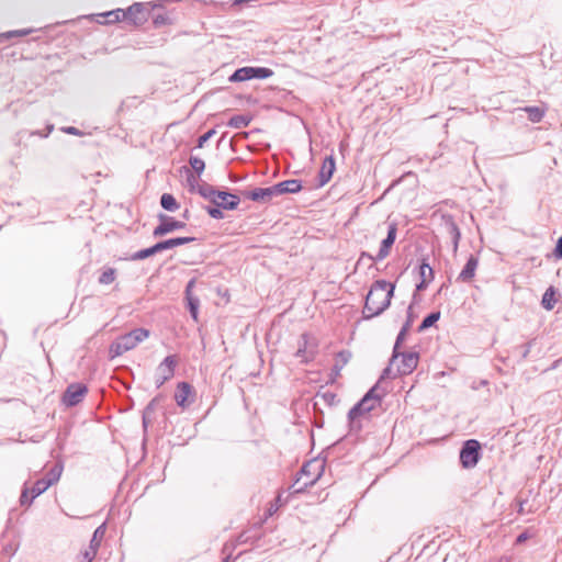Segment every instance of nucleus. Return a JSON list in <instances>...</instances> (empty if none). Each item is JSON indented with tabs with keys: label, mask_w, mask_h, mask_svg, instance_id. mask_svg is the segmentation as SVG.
<instances>
[{
	"label": "nucleus",
	"mask_w": 562,
	"mask_h": 562,
	"mask_svg": "<svg viewBox=\"0 0 562 562\" xmlns=\"http://www.w3.org/2000/svg\"><path fill=\"white\" fill-rule=\"evenodd\" d=\"M394 292L395 283L382 279L374 281L364 299L362 318L369 321L382 315L390 307Z\"/></svg>",
	"instance_id": "obj_1"
},
{
	"label": "nucleus",
	"mask_w": 562,
	"mask_h": 562,
	"mask_svg": "<svg viewBox=\"0 0 562 562\" xmlns=\"http://www.w3.org/2000/svg\"><path fill=\"white\" fill-rule=\"evenodd\" d=\"M195 240H196V238L191 237V236H179V237H172V238L159 240L148 248H144V249H140V250L134 252L127 259L132 260V261L144 260V259L155 256L156 254L161 252L164 250L172 249L175 247L190 244Z\"/></svg>",
	"instance_id": "obj_2"
},
{
	"label": "nucleus",
	"mask_w": 562,
	"mask_h": 562,
	"mask_svg": "<svg viewBox=\"0 0 562 562\" xmlns=\"http://www.w3.org/2000/svg\"><path fill=\"white\" fill-rule=\"evenodd\" d=\"M482 445L476 439L464 440L459 451V462L462 469L470 470L482 459Z\"/></svg>",
	"instance_id": "obj_3"
},
{
	"label": "nucleus",
	"mask_w": 562,
	"mask_h": 562,
	"mask_svg": "<svg viewBox=\"0 0 562 562\" xmlns=\"http://www.w3.org/2000/svg\"><path fill=\"white\" fill-rule=\"evenodd\" d=\"M161 4H154L151 9L143 2H135L127 9H123V22L131 24L135 27L142 26L148 21L154 9L160 8Z\"/></svg>",
	"instance_id": "obj_4"
},
{
	"label": "nucleus",
	"mask_w": 562,
	"mask_h": 562,
	"mask_svg": "<svg viewBox=\"0 0 562 562\" xmlns=\"http://www.w3.org/2000/svg\"><path fill=\"white\" fill-rule=\"evenodd\" d=\"M273 75L272 69L267 67L245 66L236 69L229 77V82H243L251 79H267Z\"/></svg>",
	"instance_id": "obj_5"
},
{
	"label": "nucleus",
	"mask_w": 562,
	"mask_h": 562,
	"mask_svg": "<svg viewBox=\"0 0 562 562\" xmlns=\"http://www.w3.org/2000/svg\"><path fill=\"white\" fill-rule=\"evenodd\" d=\"M378 384L372 386L364 395L363 397L356 403L348 413L351 414V416H359L363 417L364 415L369 414L371 411L374 409L375 403L381 401V396L376 393Z\"/></svg>",
	"instance_id": "obj_6"
},
{
	"label": "nucleus",
	"mask_w": 562,
	"mask_h": 562,
	"mask_svg": "<svg viewBox=\"0 0 562 562\" xmlns=\"http://www.w3.org/2000/svg\"><path fill=\"white\" fill-rule=\"evenodd\" d=\"M157 218L159 223L153 231L154 238L162 237L175 231L184 229L187 227V223L184 221H178L165 213H159Z\"/></svg>",
	"instance_id": "obj_7"
},
{
	"label": "nucleus",
	"mask_w": 562,
	"mask_h": 562,
	"mask_svg": "<svg viewBox=\"0 0 562 562\" xmlns=\"http://www.w3.org/2000/svg\"><path fill=\"white\" fill-rule=\"evenodd\" d=\"M88 391V386L85 383H71L64 391L61 395V403L66 407H75L83 401Z\"/></svg>",
	"instance_id": "obj_8"
},
{
	"label": "nucleus",
	"mask_w": 562,
	"mask_h": 562,
	"mask_svg": "<svg viewBox=\"0 0 562 562\" xmlns=\"http://www.w3.org/2000/svg\"><path fill=\"white\" fill-rule=\"evenodd\" d=\"M195 400L194 387L186 381H181L177 384L175 392V401L181 408H188Z\"/></svg>",
	"instance_id": "obj_9"
},
{
	"label": "nucleus",
	"mask_w": 562,
	"mask_h": 562,
	"mask_svg": "<svg viewBox=\"0 0 562 562\" xmlns=\"http://www.w3.org/2000/svg\"><path fill=\"white\" fill-rule=\"evenodd\" d=\"M149 336V330L143 327L135 328L130 333L121 335L117 337L126 350H131L135 348L139 342L145 340Z\"/></svg>",
	"instance_id": "obj_10"
},
{
	"label": "nucleus",
	"mask_w": 562,
	"mask_h": 562,
	"mask_svg": "<svg viewBox=\"0 0 562 562\" xmlns=\"http://www.w3.org/2000/svg\"><path fill=\"white\" fill-rule=\"evenodd\" d=\"M396 234H397V223L392 222L387 226V235L381 241L380 249H379L378 255L375 256V259L383 260L384 258H386L390 255V252L392 250V246L394 245L395 239H396Z\"/></svg>",
	"instance_id": "obj_11"
},
{
	"label": "nucleus",
	"mask_w": 562,
	"mask_h": 562,
	"mask_svg": "<svg viewBox=\"0 0 562 562\" xmlns=\"http://www.w3.org/2000/svg\"><path fill=\"white\" fill-rule=\"evenodd\" d=\"M400 357L402 358V361H401V364L397 367V374L398 375L411 374L418 366L419 353L416 351H406V352L401 351Z\"/></svg>",
	"instance_id": "obj_12"
},
{
	"label": "nucleus",
	"mask_w": 562,
	"mask_h": 562,
	"mask_svg": "<svg viewBox=\"0 0 562 562\" xmlns=\"http://www.w3.org/2000/svg\"><path fill=\"white\" fill-rule=\"evenodd\" d=\"M241 194L246 199L260 203H267L273 196H276L272 186L268 188H255L252 190H244L241 191Z\"/></svg>",
	"instance_id": "obj_13"
},
{
	"label": "nucleus",
	"mask_w": 562,
	"mask_h": 562,
	"mask_svg": "<svg viewBox=\"0 0 562 562\" xmlns=\"http://www.w3.org/2000/svg\"><path fill=\"white\" fill-rule=\"evenodd\" d=\"M308 334L303 333L299 339V347L294 356L301 359V362L307 363L312 361L316 355L315 348H308Z\"/></svg>",
	"instance_id": "obj_14"
},
{
	"label": "nucleus",
	"mask_w": 562,
	"mask_h": 562,
	"mask_svg": "<svg viewBox=\"0 0 562 562\" xmlns=\"http://www.w3.org/2000/svg\"><path fill=\"white\" fill-rule=\"evenodd\" d=\"M336 170V160L333 155L326 156L318 172V187L325 186Z\"/></svg>",
	"instance_id": "obj_15"
},
{
	"label": "nucleus",
	"mask_w": 562,
	"mask_h": 562,
	"mask_svg": "<svg viewBox=\"0 0 562 562\" xmlns=\"http://www.w3.org/2000/svg\"><path fill=\"white\" fill-rule=\"evenodd\" d=\"M477 266H479L477 257L474 255H470L463 269L459 273L457 281L465 282V283L471 282L473 280V278L475 277V271H476Z\"/></svg>",
	"instance_id": "obj_16"
},
{
	"label": "nucleus",
	"mask_w": 562,
	"mask_h": 562,
	"mask_svg": "<svg viewBox=\"0 0 562 562\" xmlns=\"http://www.w3.org/2000/svg\"><path fill=\"white\" fill-rule=\"evenodd\" d=\"M272 187L276 196L286 193H297L302 189V181L297 179H290L276 183Z\"/></svg>",
	"instance_id": "obj_17"
},
{
	"label": "nucleus",
	"mask_w": 562,
	"mask_h": 562,
	"mask_svg": "<svg viewBox=\"0 0 562 562\" xmlns=\"http://www.w3.org/2000/svg\"><path fill=\"white\" fill-rule=\"evenodd\" d=\"M443 221H445V226H446L447 233L450 235V237L452 239L453 252H457L458 247H459V241L461 239L460 228H459L458 224L456 223V221L453 220L452 215H445Z\"/></svg>",
	"instance_id": "obj_18"
},
{
	"label": "nucleus",
	"mask_w": 562,
	"mask_h": 562,
	"mask_svg": "<svg viewBox=\"0 0 562 562\" xmlns=\"http://www.w3.org/2000/svg\"><path fill=\"white\" fill-rule=\"evenodd\" d=\"M63 464L60 462H56L45 474L41 480L44 481L46 486L50 487L55 483H57L60 479V475L63 473Z\"/></svg>",
	"instance_id": "obj_19"
},
{
	"label": "nucleus",
	"mask_w": 562,
	"mask_h": 562,
	"mask_svg": "<svg viewBox=\"0 0 562 562\" xmlns=\"http://www.w3.org/2000/svg\"><path fill=\"white\" fill-rule=\"evenodd\" d=\"M178 364V358L176 355L167 356L162 362L158 366L157 372L161 374H170V379L175 375V369Z\"/></svg>",
	"instance_id": "obj_20"
},
{
	"label": "nucleus",
	"mask_w": 562,
	"mask_h": 562,
	"mask_svg": "<svg viewBox=\"0 0 562 562\" xmlns=\"http://www.w3.org/2000/svg\"><path fill=\"white\" fill-rule=\"evenodd\" d=\"M153 20V25L156 29L166 26V25H172L175 23V16L173 12H157L150 14Z\"/></svg>",
	"instance_id": "obj_21"
},
{
	"label": "nucleus",
	"mask_w": 562,
	"mask_h": 562,
	"mask_svg": "<svg viewBox=\"0 0 562 562\" xmlns=\"http://www.w3.org/2000/svg\"><path fill=\"white\" fill-rule=\"evenodd\" d=\"M409 330L406 329V327H402L397 334V337L395 339V344L393 347L392 356H391V363H394V361L400 358L401 356V347L403 342L405 341Z\"/></svg>",
	"instance_id": "obj_22"
},
{
	"label": "nucleus",
	"mask_w": 562,
	"mask_h": 562,
	"mask_svg": "<svg viewBox=\"0 0 562 562\" xmlns=\"http://www.w3.org/2000/svg\"><path fill=\"white\" fill-rule=\"evenodd\" d=\"M251 121H252L251 115L236 114V115H233L228 120L227 125L232 128H243V127H247Z\"/></svg>",
	"instance_id": "obj_23"
},
{
	"label": "nucleus",
	"mask_w": 562,
	"mask_h": 562,
	"mask_svg": "<svg viewBox=\"0 0 562 562\" xmlns=\"http://www.w3.org/2000/svg\"><path fill=\"white\" fill-rule=\"evenodd\" d=\"M557 291L554 286L550 285L542 295L541 305L544 310L551 311L557 303Z\"/></svg>",
	"instance_id": "obj_24"
},
{
	"label": "nucleus",
	"mask_w": 562,
	"mask_h": 562,
	"mask_svg": "<svg viewBox=\"0 0 562 562\" xmlns=\"http://www.w3.org/2000/svg\"><path fill=\"white\" fill-rule=\"evenodd\" d=\"M160 205L168 212H176L180 207V203L171 193H162L160 196Z\"/></svg>",
	"instance_id": "obj_25"
},
{
	"label": "nucleus",
	"mask_w": 562,
	"mask_h": 562,
	"mask_svg": "<svg viewBox=\"0 0 562 562\" xmlns=\"http://www.w3.org/2000/svg\"><path fill=\"white\" fill-rule=\"evenodd\" d=\"M441 313L440 311H434L424 317L419 326L417 327L418 333H423L426 329L434 326L440 319Z\"/></svg>",
	"instance_id": "obj_26"
},
{
	"label": "nucleus",
	"mask_w": 562,
	"mask_h": 562,
	"mask_svg": "<svg viewBox=\"0 0 562 562\" xmlns=\"http://www.w3.org/2000/svg\"><path fill=\"white\" fill-rule=\"evenodd\" d=\"M319 476H321V473H318L316 476H314L310 480H306L303 483H300L302 479L300 476H297L295 482L291 486L293 488V493L294 494L304 493L308 487L313 486L316 483V481L319 479Z\"/></svg>",
	"instance_id": "obj_27"
},
{
	"label": "nucleus",
	"mask_w": 562,
	"mask_h": 562,
	"mask_svg": "<svg viewBox=\"0 0 562 562\" xmlns=\"http://www.w3.org/2000/svg\"><path fill=\"white\" fill-rule=\"evenodd\" d=\"M105 530H106L105 524H102L99 527H97V529L94 530V532L92 535L90 543H89L90 549L98 552L100 544H101V540L105 535Z\"/></svg>",
	"instance_id": "obj_28"
},
{
	"label": "nucleus",
	"mask_w": 562,
	"mask_h": 562,
	"mask_svg": "<svg viewBox=\"0 0 562 562\" xmlns=\"http://www.w3.org/2000/svg\"><path fill=\"white\" fill-rule=\"evenodd\" d=\"M117 270L112 267H106L98 278V282L102 285H109L116 279Z\"/></svg>",
	"instance_id": "obj_29"
},
{
	"label": "nucleus",
	"mask_w": 562,
	"mask_h": 562,
	"mask_svg": "<svg viewBox=\"0 0 562 562\" xmlns=\"http://www.w3.org/2000/svg\"><path fill=\"white\" fill-rule=\"evenodd\" d=\"M528 114V120L532 123H539L544 116V109L540 106H526L522 109Z\"/></svg>",
	"instance_id": "obj_30"
},
{
	"label": "nucleus",
	"mask_w": 562,
	"mask_h": 562,
	"mask_svg": "<svg viewBox=\"0 0 562 562\" xmlns=\"http://www.w3.org/2000/svg\"><path fill=\"white\" fill-rule=\"evenodd\" d=\"M418 267H419L420 280H423V278H427L429 281H431L434 279L435 272L428 262V256H424L420 259Z\"/></svg>",
	"instance_id": "obj_31"
},
{
	"label": "nucleus",
	"mask_w": 562,
	"mask_h": 562,
	"mask_svg": "<svg viewBox=\"0 0 562 562\" xmlns=\"http://www.w3.org/2000/svg\"><path fill=\"white\" fill-rule=\"evenodd\" d=\"M184 299L187 301V308L191 315V317L198 322L199 318V306H200V300L194 295H184Z\"/></svg>",
	"instance_id": "obj_32"
},
{
	"label": "nucleus",
	"mask_w": 562,
	"mask_h": 562,
	"mask_svg": "<svg viewBox=\"0 0 562 562\" xmlns=\"http://www.w3.org/2000/svg\"><path fill=\"white\" fill-rule=\"evenodd\" d=\"M196 193H199L202 198L209 200L210 202L216 201L215 187H213L210 183L202 182L200 187H198Z\"/></svg>",
	"instance_id": "obj_33"
},
{
	"label": "nucleus",
	"mask_w": 562,
	"mask_h": 562,
	"mask_svg": "<svg viewBox=\"0 0 562 562\" xmlns=\"http://www.w3.org/2000/svg\"><path fill=\"white\" fill-rule=\"evenodd\" d=\"M420 300H422V297L418 294H416V293L413 294V302L411 303V305L407 308L406 321L404 322L402 327H406V329H408V330L411 329V327L415 321V317H416V315L413 312V305L415 303H418Z\"/></svg>",
	"instance_id": "obj_34"
},
{
	"label": "nucleus",
	"mask_w": 562,
	"mask_h": 562,
	"mask_svg": "<svg viewBox=\"0 0 562 562\" xmlns=\"http://www.w3.org/2000/svg\"><path fill=\"white\" fill-rule=\"evenodd\" d=\"M189 165L191 167V171L193 173H195L198 177H200L204 169H205V162L203 159H201L200 157H196V156H190L189 158Z\"/></svg>",
	"instance_id": "obj_35"
},
{
	"label": "nucleus",
	"mask_w": 562,
	"mask_h": 562,
	"mask_svg": "<svg viewBox=\"0 0 562 562\" xmlns=\"http://www.w3.org/2000/svg\"><path fill=\"white\" fill-rule=\"evenodd\" d=\"M348 418V427H349V435H358L362 431V423L361 417L359 416H351L350 413L347 415Z\"/></svg>",
	"instance_id": "obj_36"
},
{
	"label": "nucleus",
	"mask_w": 562,
	"mask_h": 562,
	"mask_svg": "<svg viewBox=\"0 0 562 562\" xmlns=\"http://www.w3.org/2000/svg\"><path fill=\"white\" fill-rule=\"evenodd\" d=\"M212 205H207L204 207V210L206 211V213L214 220H222L224 218V212H223V206H220V203L218 201H214V202H211Z\"/></svg>",
	"instance_id": "obj_37"
},
{
	"label": "nucleus",
	"mask_w": 562,
	"mask_h": 562,
	"mask_svg": "<svg viewBox=\"0 0 562 562\" xmlns=\"http://www.w3.org/2000/svg\"><path fill=\"white\" fill-rule=\"evenodd\" d=\"M123 9H115L108 11L105 13H102L101 16L105 18L104 24H113L123 21Z\"/></svg>",
	"instance_id": "obj_38"
},
{
	"label": "nucleus",
	"mask_w": 562,
	"mask_h": 562,
	"mask_svg": "<svg viewBox=\"0 0 562 562\" xmlns=\"http://www.w3.org/2000/svg\"><path fill=\"white\" fill-rule=\"evenodd\" d=\"M218 203L220 206H223L224 210L233 211L238 207L240 203V198L237 194L232 193L228 198H226V200L218 201Z\"/></svg>",
	"instance_id": "obj_39"
},
{
	"label": "nucleus",
	"mask_w": 562,
	"mask_h": 562,
	"mask_svg": "<svg viewBox=\"0 0 562 562\" xmlns=\"http://www.w3.org/2000/svg\"><path fill=\"white\" fill-rule=\"evenodd\" d=\"M316 398H322L323 402L329 406L337 405L339 400L337 398V394L330 391L322 392L318 391L316 393Z\"/></svg>",
	"instance_id": "obj_40"
},
{
	"label": "nucleus",
	"mask_w": 562,
	"mask_h": 562,
	"mask_svg": "<svg viewBox=\"0 0 562 562\" xmlns=\"http://www.w3.org/2000/svg\"><path fill=\"white\" fill-rule=\"evenodd\" d=\"M186 173H187V184L189 187V191L191 193L196 192L198 187H200V183L198 182V176L193 173L188 167H183Z\"/></svg>",
	"instance_id": "obj_41"
},
{
	"label": "nucleus",
	"mask_w": 562,
	"mask_h": 562,
	"mask_svg": "<svg viewBox=\"0 0 562 562\" xmlns=\"http://www.w3.org/2000/svg\"><path fill=\"white\" fill-rule=\"evenodd\" d=\"M126 351H127L126 348L123 346V344L120 341L119 338H116L110 345V348H109V355H110L111 359H113L115 357H119V356L123 355Z\"/></svg>",
	"instance_id": "obj_42"
},
{
	"label": "nucleus",
	"mask_w": 562,
	"mask_h": 562,
	"mask_svg": "<svg viewBox=\"0 0 562 562\" xmlns=\"http://www.w3.org/2000/svg\"><path fill=\"white\" fill-rule=\"evenodd\" d=\"M351 351L349 350H341L336 355V368L338 370H341L351 359Z\"/></svg>",
	"instance_id": "obj_43"
},
{
	"label": "nucleus",
	"mask_w": 562,
	"mask_h": 562,
	"mask_svg": "<svg viewBox=\"0 0 562 562\" xmlns=\"http://www.w3.org/2000/svg\"><path fill=\"white\" fill-rule=\"evenodd\" d=\"M32 32L31 29L26 30H15V31H9L5 33L0 34V43L4 42L5 40L12 38V37H21L26 36Z\"/></svg>",
	"instance_id": "obj_44"
},
{
	"label": "nucleus",
	"mask_w": 562,
	"mask_h": 562,
	"mask_svg": "<svg viewBox=\"0 0 562 562\" xmlns=\"http://www.w3.org/2000/svg\"><path fill=\"white\" fill-rule=\"evenodd\" d=\"M48 488L49 487L46 486V484L44 483L43 480H41V479L36 480L34 482L33 486L30 488L32 498H36L37 496H40L42 493H44Z\"/></svg>",
	"instance_id": "obj_45"
},
{
	"label": "nucleus",
	"mask_w": 562,
	"mask_h": 562,
	"mask_svg": "<svg viewBox=\"0 0 562 562\" xmlns=\"http://www.w3.org/2000/svg\"><path fill=\"white\" fill-rule=\"evenodd\" d=\"M34 499L35 498H32V494H31L30 487L25 483L24 486H23V490L21 492V495H20V505L27 507V506H30L32 504V502Z\"/></svg>",
	"instance_id": "obj_46"
},
{
	"label": "nucleus",
	"mask_w": 562,
	"mask_h": 562,
	"mask_svg": "<svg viewBox=\"0 0 562 562\" xmlns=\"http://www.w3.org/2000/svg\"><path fill=\"white\" fill-rule=\"evenodd\" d=\"M162 398H164V396L161 394H158L153 400H150V402L146 405V407L144 408L143 412L146 413L147 416H151L155 413L156 407L158 406V404L160 403V401Z\"/></svg>",
	"instance_id": "obj_47"
},
{
	"label": "nucleus",
	"mask_w": 562,
	"mask_h": 562,
	"mask_svg": "<svg viewBox=\"0 0 562 562\" xmlns=\"http://www.w3.org/2000/svg\"><path fill=\"white\" fill-rule=\"evenodd\" d=\"M313 409L315 413L314 425L318 428H322L324 426V416L322 409L318 407L317 402L313 404Z\"/></svg>",
	"instance_id": "obj_48"
},
{
	"label": "nucleus",
	"mask_w": 562,
	"mask_h": 562,
	"mask_svg": "<svg viewBox=\"0 0 562 562\" xmlns=\"http://www.w3.org/2000/svg\"><path fill=\"white\" fill-rule=\"evenodd\" d=\"M216 133L215 128L209 130L196 139V148H202L204 144Z\"/></svg>",
	"instance_id": "obj_49"
},
{
	"label": "nucleus",
	"mask_w": 562,
	"mask_h": 562,
	"mask_svg": "<svg viewBox=\"0 0 562 562\" xmlns=\"http://www.w3.org/2000/svg\"><path fill=\"white\" fill-rule=\"evenodd\" d=\"M95 555H97V552L93 551L92 549L88 548L83 552L80 553V555H79L80 560L78 562H92L93 559L95 558Z\"/></svg>",
	"instance_id": "obj_50"
},
{
	"label": "nucleus",
	"mask_w": 562,
	"mask_h": 562,
	"mask_svg": "<svg viewBox=\"0 0 562 562\" xmlns=\"http://www.w3.org/2000/svg\"><path fill=\"white\" fill-rule=\"evenodd\" d=\"M533 342H535V339H531L528 342H526L522 346H520V348L522 349V351H521V359L522 360L527 359Z\"/></svg>",
	"instance_id": "obj_51"
},
{
	"label": "nucleus",
	"mask_w": 562,
	"mask_h": 562,
	"mask_svg": "<svg viewBox=\"0 0 562 562\" xmlns=\"http://www.w3.org/2000/svg\"><path fill=\"white\" fill-rule=\"evenodd\" d=\"M553 256L557 259H562V235L557 240L555 247L553 249Z\"/></svg>",
	"instance_id": "obj_52"
},
{
	"label": "nucleus",
	"mask_w": 562,
	"mask_h": 562,
	"mask_svg": "<svg viewBox=\"0 0 562 562\" xmlns=\"http://www.w3.org/2000/svg\"><path fill=\"white\" fill-rule=\"evenodd\" d=\"M312 467V462H306L303 464V467L301 468V470L299 471L297 473V476H300L302 479L303 475L307 476L308 480L311 479V470L310 468Z\"/></svg>",
	"instance_id": "obj_53"
},
{
	"label": "nucleus",
	"mask_w": 562,
	"mask_h": 562,
	"mask_svg": "<svg viewBox=\"0 0 562 562\" xmlns=\"http://www.w3.org/2000/svg\"><path fill=\"white\" fill-rule=\"evenodd\" d=\"M393 363H389V366L386 368L383 369L382 373H381V376H380V380H384V379H389V378H396L398 374H394L392 375V366Z\"/></svg>",
	"instance_id": "obj_54"
},
{
	"label": "nucleus",
	"mask_w": 562,
	"mask_h": 562,
	"mask_svg": "<svg viewBox=\"0 0 562 562\" xmlns=\"http://www.w3.org/2000/svg\"><path fill=\"white\" fill-rule=\"evenodd\" d=\"M531 537L529 533V530H525L524 532L519 533L515 540V544H521L526 540H528Z\"/></svg>",
	"instance_id": "obj_55"
},
{
	"label": "nucleus",
	"mask_w": 562,
	"mask_h": 562,
	"mask_svg": "<svg viewBox=\"0 0 562 562\" xmlns=\"http://www.w3.org/2000/svg\"><path fill=\"white\" fill-rule=\"evenodd\" d=\"M168 380H170V374H161V373H158L157 378H156V386L159 389L160 386H162Z\"/></svg>",
	"instance_id": "obj_56"
},
{
	"label": "nucleus",
	"mask_w": 562,
	"mask_h": 562,
	"mask_svg": "<svg viewBox=\"0 0 562 562\" xmlns=\"http://www.w3.org/2000/svg\"><path fill=\"white\" fill-rule=\"evenodd\" d=\"M232 193L226 190H220L215 188V199L218 201H224L226 198H228Z\"/></svg>",
	"instance_id": "obj_57"
},
{
	"label": "nucleus",
	"mask_w": 562,
	"mask_h": 562,
	"mask_svg": "<svg viewBox=\"0 0 562 562\" xmlns=\"http://www.w3.org/2000/svg\"><path fill=\"white\" fill-rule=\"evenodd\" d=\"M61 131L64 133L70 134V135H76V136L82 135V132L75 126H66V127H63Z\"/></svg>",
	"instance_id": "obj_58"
},
{
	"label": "nucleus",
	"mask_w": 562,
	"mask_h": 562,
	"mask_svg": "<svg viewBox=\"0 0 562 562\" xmlns=\"http://www.w3.org/2000/svg\"><path fill=\"white\" fill-rule=\"evenodd\" d=\"M429 280L427 278H423V280H420L417 284H416V294L417 292L419 291H424L427 289L428 284H429Z\"/></svg>",
	"instance_id": "obj_59"
},
{
	"label": "nucleus",
	"mask_w": 562,
	"mask_h": 562,
	"mask_svg": "<svg viewBox=\"0 0 562 562\" xmlns=\"http://www.w3.org/2000/svg\"><path fill=\"white\" fill-rule=\"evenodd\" d=\"M195 282H196V279L195 278H192L188 283H187V286H186V290H184V295L189 296V295H193L192 294V290L193 288L195 286Z\"/></svg>",
	"instance_id": "obj_60"
},
{
	"label": "nucleus",
	"mask_w": 562,
	"mask_h": 562,
	"mask_svg": "<svg viewBox=\"0 0 562 562\" xmlns=\"http://www.w3.org/2000/svg\"><path fill=\"white\" fill-rule=\"evenodd\" d=\"M363 259H369L371 261H378V259H375V257H373L371 254H369L367 251H362L360 254V257H359L358 261H357V265H360Z\"/></svg>",
	"instance_id": "obj_61"
},
{
	"label": "nucleus",
	"mask_w": 562,
	"mask_h": 562,
	"mask_svg": "<svg viewBox=\"0 0 562 562\" xmlns=\"http://www.w3.org/2000/svg\"><path fill=\"white\" fill-rule=\"evenodd\" d=\"M150 423H151V416H147V414L143 412L142 425H143L144 431L147 430Z\"/></svg>",
	"instance_id": "obj_62"
},
{
	"label": "nucleus",
	"mask_w": 562,
	"mask_h": 562,
	"mask_svg": "<svg viewBox=\"0 0 562 562\" xmlns=\"http://www.w3.org/2000/svg\"><path fill=\"white\" fill-rule=\"evenodd\" d=\"M53 130H54V125L53 124H48L46 126V133H42L40 131H36L33 134H36V135H38L41 137H47L53 132Z\"/></svg>",
	"instance_id": "obj_63"
},
{
	"label": "nucleus",
	"mask_w": 562,
	"mask_h": 562,
	"mask_svg": "<svg viewBox=\"0 0 562 562\" xmlns=\"http://www.w3.org/2000/svg\"><path fill=\"white\" fill-rule=\"evenodd\" d=\"M278 504H270V507L267 509L266 516H272L278 510Z\"/></svg>",
	"instance_id": "obj_64"
}]
</instances>
